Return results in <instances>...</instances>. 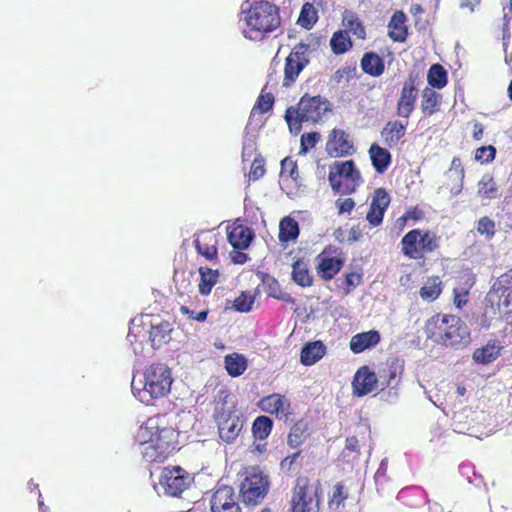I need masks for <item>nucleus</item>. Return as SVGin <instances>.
<instances>
[{
	"mask_svg": "<svg viewBox=\"0 0 512 512\" xmlns=\"http://www.w3.org/2000/svg\"><path fill=\"white\" fill-rule=\"evenodd\" d=\"M179 432L166 419L156 415L147 419L135 435L143 458L148 462H164L178 450Z\"/></svg>",
	"mask_w": 512,
	"mask_h": 512,
	"instance_id": "f257e3e1",
	"label": "nucleus"
},
{
	"mask_svg": "<svg viewBox=\"0 0 512 512\" xmlns=\"http://www.w3.org/2000/svg\"><path fill=\"white\" fill-rule=\"evenodd\" d=\"M281 26L280 8L268 0L253 1L244 11L242 34L250 41H262Z\"/></svg>",
	"mask_w": 512,
	"mask_h": 512,
	"instance_id": "f03ea898",
	"label": "nucleus"
},
{
	"mask_svg": "<svg viewBox=\"0 0 512 512\" xmlns=\"http://www.w3.org/2000/svg\"><path fill=\"white\" fill-rule=\"evenodd\" d=\"M428 339L451 347H464L470 342V331L456 315L437 313L426 321L424 327Z\"/></svg>",
	"mask_w": 512,
	"mask_h": 512,
	"instance_id": "7ed1b4c3",
	"label": "nucleus"
},
{
	"mask_svg": "<svg viewBox=\"0 0 512 512\" xmlns=\"http://www.w3.org/2000/svg\"><path fill=\"white\" fill-rule=\"evenodd\" d=\"M230 391L222 387L218 390L214 400L213 419L218 429L219 438L226 444H232L240 435L244 418L234 404L227 402Z\"/></svg>",
	"mask_w": 512,
	"mask_h": 512,
	"instance_id": "20e7f679",
	"label": "nucleus"
},
{
	"mask_svg": "<svg viewBox=\"0 0 512 512\" xmlns=\"http://www.w3.org/2000/svg\"><path fill=\"white\" fill-rule=\"evenodd\" d=\"M332 110L330 101L321 95L312 96L305 93L296 106L286 109L285 120L291 131L300 132L303 122L317 123Z\"/></svg>",
	"mask_w": 512,
	"mask_h": 512,
	"instance_id": "39448f33",
	"label": "nucleus"
},
{
	"mask_svg": "<svg viewBox=\"0 0 512 512\" xmlns=\"http://www.w3.org/2000/svg\"><path fill=\"white\" fill-rule=\"evenodd\" d=\"M173 382L171 371L161 363L150 365L144 373V387L135 393V387L132 386L135 396L142 403L150 404L152 400L165 397L171 389Z\"/></svg>",
	"mask_w": 512,
	"mask_h": 512,
	"instance_id": "423d86ee",
	"label": "nucleus"
},
{
	"mask_svg": "<svg viewBox=\"0 0 512 512\" xmlns=\"http://www.w3.org/2000/svg\"><path fill=\"white\" fill-rule=\"evenodd\" d=\"M439 247L440 236L432 230L412 229L401 239V252L409 259H423L426 254L436 252Z\"/></svg>",
	"mask_w": 512,
	"mask_h": 512,
	"instance_id": "0eeeda50",
	"label": "nucleus"
},
{
	"mask_svg": "<svg viewBox=\"0 0 512 512\" xmlns=\"http://www.w3.org/2000/svg\"><path fill=\"white\" fill-rule=\"evenodd\" d=\"M269 489V477L259 466L245 469L244 478L239 486V497L245 505H259L267 496Z\"/></svg>",
	"mask_w": 512,
	"mask_h": 512,
	"instance_id": "6e6552de",
	"label": "nucleus"
},
{
	"mask_svg": "<svg viewBox=\"0 0 512 512\" xmlns=\"http://www.w3.org/2000/svg\"><path fill=\"white\" fill-rule=\"evenodd\" d=\"M321 484L314 485L308 476H299L292 488L289 512H318Z\"/></svg>",
	"mask_w": 512,
	"mask_h": 512,
	"instance_id": "1a4fd4ad",
	"label": "nucleus"
},
{
	"mask_svg": "<svg viewBox=\"0 0 512 512\" xmlns=\"http://www.w3.org/2000/svg\"><path fill=\"white\" fill-rule=\"evenodd\" d=\"M328 180L332 189L343 195L354 193L362 182L360 171L353 160L336 161L330 167Z\"/></svg>",
	"mask_w": 512,
	"mask_h": 512,
	"instance_id": "9d476101",
	"label": "nucleus"
},
{
	"mask_svg": "<svg viewBox=\"0 0 512 512\" xmlns=\"http://www.w3.org/2000/svg\"><path fill=\"white\" fill-rule=\"evenodd\" d=\"M309 44L298 43L296 44L285 59L284 77L282 85L290 87L293 85L299 74L309 64L308 57Z\"/></svg>",
	"mask_w": 512,
	"mask_h": 512,
	"instance_id": "9b49d317",
	"label": "nucleus"
},
{
	"mask_svg": "<svg viewBox=\"0 0 512 512\" xmlns=\"http://www.w3.org/2000/svg\"><path fill=\"white\" fill-rule=\"evenodd\" d=\"M421 80L419 73L410 72L404 81L397 100V115L408 119L415 109Z\"/></svg>",
	"mask_w": 512,
	"mask_h": 512,
	"instance_id": "f8f14e48",
	"label": "nucleus"
},
{
	"mask_svg": "<svg viewBox=\"0 0 512 512\" xmlns=\"http://www.w3.org/2000/svg\"><path fill=\"white\" fill-rule=\"evenodd\" d=\"M188 472L179 466L165 467L161 473L160 484L167 495L177 497L191 484Z\"/></svg>",
	"mask_w": 512,
	"mask_h": 512,
	"instance_id": "ddd939ff",
	"label": "nucleus"
},
{
	"mask_svg": "<svg viewBox=\"0 0 512 512\" xmlns=\"http://www.w3.org/2000/svg\"><path fill=\"white\" fill-rule=\"evenodd\" d=\"M257 407L264 413L275 416L278 420H291L293 409L291 400L284 394L272 393L260 398Z\"/></svg>",
	"mask_w": 512,
	"mask_h": 512,
	"instance_id": "4468645a",
	"label": "nucleus"
},
{
	"mask_svg": "<svg viewBox=\"0 0 512 512\" xmlns=\"http://www.w3.org/2000/svg\"><path fill=\"white\" fill-rule=\"evenodd\" d=\"M211 512H242L234 488L218 484L210 499Z\"/></svg>",
	"mask_w": 512,
	"mask_h": 512,
	"instance_id": "2eb2a0df",
	"label": "nucleus"
},
{
	"mask_svg": "<svg viewBox=\"0 0 512 512\" xmlns=\"http://www.w3.org/2000/svg\"><path fill=\"white\" fill-rule=\"evenodd\" d=\"M489 296L498 299V308L504 314L512 313V269L500 275L492 285Z\"/></svg>",
	"mask_w": 512,
	"mask_h": 512,
	"instance_id": "dca6fc26",
	"label": "nucleus"
},
{
	"mask_svg": "<svg viewBox=\"0 0 512 512\" xmlns=\"http://www.w3.org/2000/svg\"><path fill=\"white\" fill-rule=\"evenodd\" d=\"M336 251L332 246H327L316 257L317 275L324 281L332 280L344 266V259L337 256H331Z\"/></svg>",
	"mask_w": 512,
	"mask_h": 512,
	"instance_id": "f3484780",
	"label": "nucleus"
},
{
	"mask_svg": "<svg viewBox=\"0 0 512 512\" xmlns=\"http://www.w3.org/2000/svg\"><path fill=\"white\" fill-rule=\"evenodd\" d=\"M325 150L332 158L350 156L354 153V145L348 133L343 129L334 128L330 131Z\"/></svg>",
	"mask_w": 512,
	"mask_h": 512,
	"instance_id": "a211bd4d",
	"label": "nucleus"
},
{
	"mask_svg": "<svg viewBox=\"0 0 512 512\" xmlns=\"http://www.w3.org/2000/svg\"><path fill=\"white\" fill-rule=\"evenodd\" d=\"M378 385L377 374L368 366H362L353 377V394L357 397H363L377 389Z\"/></svg>",
	"mask_w": 512,
	"mask_h": 512,
	"instance_id": "6ab92c4d",
	"label": "nucleus"
},
{
	"mask_svg": "<svg viewBox=\"0 0 512 512\" xmlns=\"http://www.w3.org/2000/svg\"><path fill=\"white\" fill-rule=\"evenodd\" d=\"M391 198L384 188H377L372 197L369 211L367 212L366 219L373 227L379 226L390 204Z\"/></svg>",
	"mask_w": 512,
	"mask_h": 512,
	"instance_id": "aec40b11",
	"label": "nucleus"
},
{
	"mask_svg": "<svg viewBox=\"0 0 512 512\" xmlns=\"http://www.w3.org/2000/svg\"><path fill=\"white\" fill-rule=\"evenodd\" d=\"M403 368L396 360L387 361L378 370L377 378L381 390L395 388L400 382Z\"/></svg>",
	"mask_w": 512,
	"mask_h": 512,
	"instance_id": "412c9836",
	"label": "nucleus"
},
{
	"mask_svg": "<svg viewBox=\"0 0 512 512\" xmlns=\"http://www.w3.org/2000/svg\"><path fill=\"white\" fill-rule=\"evenodd\" d=\"M227 238L234 249L245 250L252 242L254 233L251 228L243 224L234 223L227 228Z\"/></svg>",
	"mask_w": 512,
	"mask_h": 512,
	"instance_id": "4be33fe9",
	"label": "nucleus"
},
{
	"mask_svg": "<svg viewBox=\"0 0 512 512\" xmlns=\"http://www.w3.org/2000/svg\"><path fill=\"white\" fill-rule=\"evenodd\" d=\"M217 244L216 235L210 231H202L194 239V246L197 252L209 261L218 258Z\"/></svg>",
	"mask_w": 512,
	"mask_h": 512,
	"instance_id": "5701e85b",
	"label": "nucleus"
},
{
	"mask_svg": "<svg viewBox=\"0 0 512 512\" xmlns=\"http://www.w3.org/2000/svg\"><path fill=\"white\" fill-rule=\"evenodd\" d=\"M380 341V332L378 330H369L352 336L349 346L354 354H360L365 350L376 347Z\"/></svg>",
	"mask_w": 512,
	"mask_h": 512,
	"instance_id": "b1692460",
	"label": "nucleus"
},
{
	"mask_svg": "<svg viewBox=\"0 0 512 512\" xmlns=\"http://www.w3.org/2000/svg\"><path fill=\"white\" fill-rule=\"evenodd\" d=\"M397 501L406 509L416 510L424 504V492L419 487H406L398 492Z\"/></svg>",
	"mask_w": 512,
	"mask_h": 512,
	"instance_id": "393cba45",
	"label": "nucleus"
},
{
	"mask_svg": "<svg viewBox=\"0 0 512 512\" xmlns=\"http://www.w3.org/2000/svg\"><path fill=\"white\" fill-rule=\"evenodd\" d=\"M442 95L432 88L425 87L421 93L420 109L425 117H430L440 110Z\"/></svg>",
	"mask_w": 512,
	"mask_h": 512,
	"instance_id": "a878e982",
	"label": "nucleus"
},
{
	"mask_svg": "<svg viewBox=\"0 0 512 512\" xmlns=\"http://www.w3.org/2000/svg\"><path fill=\"white\" fill-rule=\"evenodd\" d=\"M406 15L402 11H396L388 24V35L395 41L403 43L408 37V28L405 25Z\"/></svg>",
	"mask_w": 512,
	"mask_h": 512,
	"instance_id": "bb28decb",
	"label": "nucleus"
},
{
	"mask_svg": "<svg viewBox=\"0 0 512 512\" xmlns=\"http://www.w3.org/2000/svg\"><path fill=\"white\" fill-rule=\"evenodd\" d=\"M406 132V124L399 120L388 121L381 131L385 145L392 148L398 145Z\"/></svg>",
	"mask_w": 512,
	"mask_h": 512,
	"instance_id": "cd10ccee",
	"label": "nucleus"
},
{
	"mask_svg": "<svg viewBox=\"0 0 512 512\" xmlns=\"http://www.w3.org/2000/svg\"><path fill=\"white\" fill-rule=\"evenodd\" d=\"M326 347L321 341L309 342L304 345L300 354V361L305 366H311L324 357Z\"/></svg>",
	"mask_w": 512,
	"mask_h": 512,
	"instance_id": "c85d7f7f",
	"label": "nucleus"
},
{
	"mask_svg": "<svg viewBox=\"0 0 512 512\" xmlns=\"http://www.w3.org/2000/svg\"><path fill=\"white\" fill-rule=\"evenodd\" d=\"M369 156L372 165L377 173H384L391 164L390 152L376 143H373L369 148Z\"/></svg>",
	"mask_w": 512,
	"mask_h": 512,
	"instance_id": "c756f323",
	"label": "nucleus"
},
{
	"mask_svg": "<svg viewBox=\"0 0 512 512\" xmlns=\"http://www.w3.org/2000/svg\"><path fill=\"white\" fill-rule=\"evenodd\" d=\"M360 65L363 72L372 77L381 76L385 70L384 60L375 52L365 53Z\"/></svg>",
	"mask_w": 512,
	"mask_h": 512,
	"instance_id": "7c9ffc66",
	"label": "nucleus"
},
{
	"mask_svg": "<svg viewBox=\"0 0 512 512\" xmlns=\"http://www.w3.org/2000/svg\"><path fill=\"white\" fill-rule=\"evenodd\" d=\"M442 290V280L439 276L433 275L427 278L424 285L419 290V295L423 301L433 302L438 299Z\"/></svg>",
	"mask_w": 512,
	"mask_h": 512,
	"instance_id": "2f4dec72",
	"label": "nucleus"
},
{
	"mask_svg": "<svg viewBox=\"0 0 512 512\" xmlns=\"http://www.w3.org/2000/svg\"><path fill=\"white\" fill-rule=\"evenodd\" d=\"M300 233L298 222L290 216L281 219L279 223L278 239L281 243L295 241Z\"/></svg>",
	"mask_w": 512,
	"mask_h": 512,
	"instance_id": "473e14b6",
	"label": "nucleus"
},
{
	"mask_svg": "<svg viewBox=\"0 0 512 512\" xmlns=\"http://www.w3.org/2000/svg\"><path fill=\"white\" fill-rule=\"evenodd\" d=\"M224 364L228 375L233 378L241 376L248 367L246 357L236 352L227 354L224 357Z\"/></svg>",
	"mask_w": 512,
	"mask_h": 512,
	"instance_id": "72a5a7b5",
	"label": "nucleus"
},
{
	"mask_svg": "<svg viewBox=\"0 0 512 512\" xmlns=\"http://www.w3.org/2000/svg\"><path fill=\"white\" fill-rule=\"evenodd\" d=\"M172 331L171 325L168 321L161 320L159 323L151 325L149 331V338L154 348L160 347L161 345L169 342L170 333Z\"/></svg>",
	"mask_w": 512,
	"mask_h": 512,
	"instance_id": "f704fd0d",
	"label": "nucleus"
},
{
	"mask_svg": "<svg viewBox=\"0 0 512 512\" xmlns=\"http://www.w3.org/2000/svg\"><path fill=\"white\" fill-rule=\"evenodd\" d=\"M274 427L272 418L266 415L257 416L252 422L251 433L254 440H266Z\"/></svg>",
	"mask_w": 512,
	"mask_h": 512,
	"instance_id": "c9c22d12",
	"label": "nucleus"
},
{
	"mask_svg": "<svg viewBox=\"0 0 512 512\" xmlns=\"http://www.w3.org/2000/svg\"><path fill=\"white\" fill-rule=\"evenodd\" d=\"M501 346L497 341H489L485 346L478 348L473 353V360L480 364H489L500 355Z\"/></svg>",
	"mask_w": 512,
	"mask_h": 512,
	"instance_id": "e433bc0d",
	"label": "nucleus"
},
{
	"mask_svg": "<svg viewBox=\"0 0 512 512\" xmlns=\"http://www.w3.org/2000/svg\"><path fill=\"white\" fill-rule=\"evenodd\" d=\"M309 437V428L308 424L303 421L299 420L297 421L292 427L290 428L288 437H287V443L291 448H298L301 446L306 439Z\"/></svg>",
	"mask_w": 512,
	"mask_h": 512,
	"instance_id": "4c0bfd02",
	"label": "nucleus"
},
{
	"mask_svg": "<svg viewBox=\"0 0 512 512\" xmlns=\"http://www.w3.org/2000/svg\"><path fill=\"white\" fill-rule=\"evenodd\" d=\"M292 279L301 287H310L313 284V276L310 274L307 263L303 259H298L293 263Z\"/></svg>",
	"mask_w": 512,
	"mask_h": 512,
	"instance_id": "58836bf2",
	"label": "nucleus"
},
{
	"mask_svg": "<svg viewBox=\"0 0 512 512\" xmlns=\"http://www.w3.org/2000/svg\"><path fill=\"white\" fill-rule=\"evenodd\" d=\"M478 195L482 199H496L499 197V187L493 176L489 173L484 174L478 182Z\"/></svg>",
	"mask_w": 512,
	"mask_h": 512,
	"instance_id": "ea45409f",
	"label": "nucleus"
},
{
	"mask_svg": "<svg viewBox=\"0 0 512 512\" xmlns=\"http://www.w3.org/2000/svg\"><path fill=\"white\" fill-rule=\"evenodd\" d=\"M427 82L432 89H442L447 85L448 74L441 64H433L428 70Z\"/></svg>",
	"mask_w": 512,
	"mask_h": 512,
	"instance_id": "a19ab883",
	"label": "nucleus"
},
{
	"mask_svg": "<svg viewBox=\"0 0 512 512\" xmlns=\"http://www.w3.org/2000/svg\"><path fill=\"white\" fill-rule=\"evenodd\" d=\"M343 24L357 39L364 40L366 38L365 27L356 13L346 11L343 15Z\"/></svg>",
	"mask_w": 512,
	"mask_h": 512,
	"instance_id": "79ce46f5",
	"label": "nucleus"
},
{
	"mask_svg": "<svg viewBox=\"0 0 512 512\" xmlns=\"http://www.w3.org/2000/svg\"><path fill=\"white\" fill-rule=\"evenodd\" d=\"M200 282H199V292L201 295L210 294L213 286L217 283L219 273L218 270H213L208 267H200Z\"/></svg>",
	"mask_w": 512,
	"mask_h": 512,
	"instance_id": "37998d69",
	"label": "nucleus"
},
{
	"mask_svg": "<svg viewBox=\"0 0 512 512\" xmlns=\"http://www.w3.org/2000/svg\"><path fill=\"white\" fill-rule=\"evenodd\" d=\"M318 20V12L310 2L303 4L297 23L307 30H310Z\"/></svg>",
	"mask_w": 512,
	"mask_h": 512,
	"instance_id": "c03bdc74",
	"label": "nucleus"
},
{
	"mask_svg": "<svg viewBox=\"0 0 512 512\" xmlns=\"http://www.w3.org/2000/svg\"><path fill=\"white\" fill-rule=\"evenodd\" d=\"M330 46L335 54H343L352 47V42L344 31L335 32L330 40Z\"/></svg>",
	"mask_w": 512,
	"mask_h": 512,
	"instance_id": "a18cd8bd",
	"label": "nucleus"
},
{
	"mask_svg": "<svg viewBox=\"0 0 512 512\" xmlns=\"http://www.w3.org/2000/svg\"><path fill=\"white\" fill-rule=\"evenodd\" d=\"M363 282V273L362 272H349L344 275V279L342 281V289L345 295H349L356 287H358Z\"/></svg>",
	"mask_w": 512,
	"mask_h": 512,
	"instance_id": "49530a36",
	"label": "nucleus"
},
{
	"mask_svg": "<svg viewBox=\"0 0 512 512\" xmlns=\"http://www.w3.org/2000/svg\"><path fill=\"white\" fill-rule=\"evenodd\" d=\"M281 177H289L295 183H298L299 179V171L297 162L294 161L291 157H285L281 161Z\"/></svg>",
	"mask_w": 512,
	"mask_h": 512,
	"instance_id": "de8ad7c7",
	"label": "nucleus"
},
{
	"mask_svg": "<svg viewBox=\"0 0 512 512\" xmlns=\"http://www.w3.org/2000/svg\"><path fill=\"white\" fill-rule=\"evenodd\" d=\"M476 230L486 239H491L496 233V224L490 217L483 216L478 220Z\"/></svg>",
	"mask_w": 512,
	"mask_h": 512,
	"instance_id": "09e8293b",
	"label": "nucleus"
},
{
	"mask_svg": "<svg viewBox=\"0 0 512 512\" xmlns=\"http://www.w3.org/2000/svg\"><path fill=\"white\" fill-rule=\"evenodd\" d=\"M349 497V493L342 482H338L333 486L332 495L329 498L328 504L329 506L336 505V507H339L341 504L344 503L345 500H347Z\"/></svg>",
	"mask_w": 512,
	"mask_h": 512,
	"instance_id": "8fccbe9b",
	"label": "nucleus"
},
{
	"mask_svg": "<svg viewBox=\"0 0 512 512\" xmlns=\"http://www.w3.org/2000/svg\"><path fill=\"white\" fill-rule=\"evenodd\" d=\"M496 148L492 145L482 146L475 150L474 159L481 163H490L495 159Z\"/></svg>",
	"mask_w": 512,
	"mask_h": 512,
	"instance_id": "3c124183",
	"label": "nucleus"
},
{
	"mask_svg": "<svg viewBox=\"0 0 512 512\" xmlns=\"http://www.w3.org/2000/svg\"><path fill=\"white\" fill-rule=\"evenodd\" d=\"M266 172L265 169V160L264 158L259 154L257 155L250 167L249 171V179L256 181L264 176Z\"/></svg>",
	"mask_w": 512,
	"mask_h": 512,
	"instance_id": "603ef678",
	"label": "nucleus"
},
{
	"mask_svg": "<svg viewBox=\"0 0 512 512\" xmlns=\"http://www.w3.org/2000/svg\"><path fill=\"white\" fill-rule=\"evenodd\" d=\"M254 304V297L249 292H242L234 300V308L239 312H249Z\"/></svg>",
	"mask_w": 512,
	"mask_h": 512,
	"instance_id": "864d4df0",
	"label": "nucleus"
},
{
	"mask_svg": "<svg viewBox=\"0 0 512 512\" xmlns=\"http://www.w3.org/2000/svg\"><path fill=\"white\" fill-rule=\"evenodd\" d=\"M274 105V96L272 93H262L257 99L255 109H257L261 114H265L269 112Z\"/></svg>",
	"mask_w": 512,
	"mask_h": 512,
	"instance_id": "5fc2aeb1",
	"label": "nucleus"
},
{
	"mask_svg": "<svg viewBox=\"0 0 512 512\" xmlns=\"http://www.w3.org/2000/svg\"><path fill=\"white\" fill-rule=\"evenodd\" d=\"M321 135L318 132L305 133L301 136V153H307L310 149L314 148Z\"/></svg>",
	"mask_w": 512,
	"mask_h": 512,
	"instance_id": "6e6d98bb",
	"label": "nucleus"
},
{
	"mask_svg": "<svg viewBox=\"0 0 512 512\" xmlns=\"http://www.w3.org/2000/svg\"><path fill=\"white\" fill-rule=\"evenodd\" d=\"M468 291L465 288H454L453 289V302L455 306L461 309L468 302L467 299Z\"/></svg>",
	"mask_w": 512,
	"mask_h": 512,
	"instance_id": "4d7b16f0",
	"label": "nucleus"
},
{
	"mask_svg": "<svg viewBox=\"0 0 512 512\" xmlns=\"http://www.w3.org/2000/svg\"><path fill=\"white\" fill-rule=\"evenodd\" d=\"M180 312L183 315H187L190 319L196 320L198 322H204L207 319V316L209 313L208 310H204V311L196 313V312L190 310L189 307H187V306H181Z\"/></svg>",
	"mask_w": 512,
	"mask_h": 512,
	"instance_id": "13d9d810",
	"label": "nucleus"
},
{
	"mask_svg": "<svg viewBox=\"0 0 512 512\" xmlns=\"http://www.w3.org/2000/svg\"><path fill=\"white\" fill-rule=\"evenodd\" d=\"M336 205L338 207V211L340 214L345 213V212L350 213L353 210V208L355 207V202L352 198H346L343 200L338 199L336 201Z\"/></svg>",
	"mask_w": 512,
	"mask_h": 512,
	"instance_id": "bf43d9fd",
	"label": "nucleus"
},
{
	"mask_svg": "<svg viewBox=\"0 0 512 512\" xmlns=\"http://www.w3.org/2000/svg\"><path fill=\"white\" fill-rule=\"evenodd\" d=\"M450 171H454L456 176L462 181L465 176V170L459 157H454L451 161Z\"/></svg>",
	"mask_w": 512,
	"mask_h": 512,
	"instance_id": "052dcab7",
	"label": "nucleus"
},
{
	"mask_svg": "<svg viewBox=\"0 0 512 512\" xmlns=\"http://www.w3.org/2000/svg\"><path fill=\"white\" fill-rule=\"evenodd\" d=\"M424 217V212L419 207H413L406 211L402 216L404 219H412L414 221L421 220Z\"/></svg>",
	"mask_w": 512,
	"mask_h": 512,
	"instance_id": "680f3d73",
	"label": "nucleus"
},
{
	"mask_svg": "<svg viewBox=\"0 0 512 512\" xmlns=\"http://www.w3.org/2000/svg\"><path fill=\"white\" fill-rule=\"evenodd\" d=\"M480 3L481 0H460L459 7L469 13H473Z\"/></svg>",
	"mask_w": 512,
	"mask_h": 512,
	"instance_id": "e2e57ef3",
	"label": "nucleus"
},
{
	"mask_svg": "<svg viewBox=\"0 0 512 512\" xmlns=\"http://www.w3.org/2000/svg\"><path fill=\"white\" fill-rule=\"evenodd\" d=\"M345 447L347 450H349L351 452L359 453V451H360L359 440L357 439L356 436H349L346 438Z\"/></svg>",
	"mask_w": 512,
	"mask_h": 512,
	"instance_id": "0e129e2a",
	"label": "nucleus"
},
{
	"mask_svg": "<svg viewBox=\"0 0 512 512\" xmlns=\"http://www.w3.org/2000/svg\"><path fill=\"white\" fill-rule=\"evenodd\" d=\"M267 451L266 440H254L251 446V452L257 454H264Z\"/></svg>",
	"mask_w": 512,
	"mask_h": 512,
	"instance_id": "69168bd1",
	"label": "nucleus"
},
{
	"mask_svg": "<svg viewBox=\"0 0 512 512\" xmlns=\"http://www.w3.org/2000/svg\"><path fill=\"white\" fill-rule=\"evenodd\" d=\"M231 258L234 263L244 264L247 261L248 256L247 254L243 253L242 250H237L231 254Z\"/></svg>",
	"mask_w": 512,
	"mask_h": 512,
	"instance_id": "338daca9",
	"label": "nucleus"
},
{
	"mask_svg": "<svg viewBox=\"0 0 512 512\" xmlns=\"http://www.w3.org/2000/svg\"><path fill=\"white\" fill-rule=\"evenodd\" d=\"M300 454H301V452L297 451V452L293 453L292 455L287 456L286 458H284L282 460L281 466L290 468L292 466V464L296 461V459L300 456Z\"/></svg>",
	"mask_w": 512,
	"mask_h": 512,
	"instance_id": "774afa93",
	"label": "nucleus"
}]
</instances>
